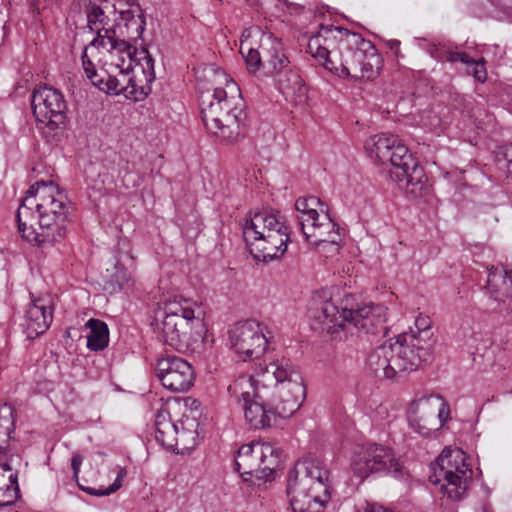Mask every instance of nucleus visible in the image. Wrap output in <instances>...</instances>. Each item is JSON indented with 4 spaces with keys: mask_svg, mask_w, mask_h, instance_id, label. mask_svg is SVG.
<instances>
[{
    "mask_svg": "<svg viewBox=\"0 0 512 512\" xmlns=\"http://www.w3.org/2000/svg\"><path fill=\"white\" fill-rule=\"evenodd\" d=\"M307 52L339 77L373 78L381 63L373 44L360 34L336 26H321L307 45Z\"/></svg>",
    "mask_w": 512,
    "mask_h": 512,
    "instance_id": "1",
    "label": "nucleus"
},
{
    "mask_svg": "<svg viewBox=\"0 0 512 512\" xmlns=\"http://www.w3.org/2000/svg\"><path fill=\"white\" fill-rule=\"evenodd\" d=\"M67 197L52 181L32 185L17 211L19 232L35 246L53 245L67 233Z\"/></svg>",
    "mask_w": 512,
    "mask_h": 512,
    "instance_id": "2",
    "label": "nucleus"
},
{
    "mask_svg": "<svg viewBox=\"0 0 512 512\" xmlns=\"http://www.w3.org/2000/svg\"><path fill=\"white\" fill-rule=\"evenodd\" d=\"M105 60L100 72L89 58L88 48H84L81 60L84 72L91 83L99 90L116 95L136 94L155 80L154 59L146 48L124 57L112 51L105 52Z\"/></svg>",
    "mask_w": 512,
    "mask_h": 512,
    "instance_id": "3",
    "label": "nucleus"
},
{
    "mask_svg": "<svg viewBox=\"0 0 512 512\" xmlns=\"http://www.w3.org/2000/svg\"><path fill=\"white\" fill-rule=\"evenodd\" d=\"M415 326L418 334H401L394 342H385L368 355L366 365L376 377L394 379L416 370L429 359L434 345L431 321L426 316H419Z\"/></svg>",
    "mask_w": 512,
    "mask_h": 512,
    "instance_id": "4",
    "label": "nucleus"
},
{
    "mask_svg": "<svg viewBox=\"0 0 512 512\" xmlns=\"http://www.w3.org/2000/svg\"><path fill=\"white\" fill-rule=\"evenodd\" d=\"M226 89L201 96V116L206 129L229 142L236 141L247 126L246 104L238 85L222 72Z\"/></svg>",
    "mask_w": 512,
    "mask_h": 512,
    "instance_id": "5",
    "label": "nucleus"
},
{
    "mask_svg": "<svg viewBox=\"0 0 512 512\" xmlns=\"http://www.w3.org/2000/svg\"><path fill=\"white\" fill-rule=\"evenodd\" d=\"M314 330L326 331L329 334L340 330L352 332L353 329L376 334L385 330L386 308L380 304H368L356 310L339 309L333 301L322 295L312 298L308 309Z\"/></svg>",
    "mask_w": 512,
    "mask_h": 512,
    "instance_id": "6",
    "label": "nucleus"
},
{
    "mask_svg": "<svg viewBox=\"0 0 512 512\" xmlns=\"http://www.w3.org/2000/svg\"><path fill=\"white\" fill-rule=\"evenodd\" d=\"M286 495L293 512H322L331 498L329 469L317 458L300 459L288 472Z\"/></svg>",
    "mask_w": 512,
    "mask_h": 512,
    "instance_id": "7",
    "label": "nucleus"
},
{
    "mask_svg": "<svg viewBox=\"0 0 512 512\" xmlns=\"http://www.w3.org/2000/svg\"><path fill=\"white\" fill-rule=\"evenodd\" d=\"M241 225L244 241L255 260L268 262L286 252L290 229L280 211L265 209L255 212Z\"/></svg>",
    "mask_w": 512,
    "mask_h": 512,
    "instance_id": "8",
    "label": "nucleus"
},
{
    "mask_svg": "<svg viewBox=\"0 0 512 512\" xmlns=\"http://www.w3.org/2000/svg\"><path fill=\"white\" fill-rule=\"evenodd\" d=\"M365 148L372 158L392 166L390 177L408 193L418 195L424 187V170L396 135L379 134L370 137Z\"/></svg>",
    "mask_w": 512,
    "mask_h": 512,
    "instance_id": "9",
    "label": "nucleus"
},
{
    "mask_svg": "<svg viewBox=\"0 0 512 512\" xmlns=\"http://www.w3.org/2000/svg\"><path fill=\"white\" fill-rule=\"evenodd\" d=\"M260 382L261 380L255 379L254 376L243 375L227 388L231 398L241 405L245 421L256 430L270 427L277 416L288 417L281 414L283 403L278 402L277 399L267 403Z\"/></svg>",
    "mask_w": 512,
    "mask_h": 512,
    "instance_id": "10",
    "label": "nucleus"
},
{
    "mask_svg": "<svg viewBox=\"0 0 512 512\" xmlns=\"http://www.w3.org/2000/svg\"><path fill=\"white\" fill-rule=\"evenodd\" d=\"M297 218L305 240L314 247L331 245L338 250L342 229L330 217L328 207L315 196L301 197L295 202Z\"/></svg>",
    "mask_w": 512,
    "mask_h": 512,
    "instance_id": "11",
    "label": "nucleus"
},
{
    "mask_svg": "<svg viewBox=\"0 0 512 512\" xmlns=\"http://www.w3.org/2000/svg\"><path fill=\"white\" fill-rule=\"evenodd\" d=\"M273 376L275 379V390L277 400L283 403L281 414L284 416L293 415L306 399V385L298 366L288 359L273 361L261 373L255 376L260 379V387L265 389L264 382Z\"/></svg>",
    "mask_w": 512,
    "mask_h": 512,
    "instance_id": "12",
    "label": "nucleus"
},
{
    "mask_svg": "<svg viewBox=\"0 0 512 512\" xmlns=\"http://www.w3.org/2000/svg\"><path fill=\"white\" fill-rule=\"evenodd\" d=\"M472 475L465 452L459 448H445L437 458V468L429 479L433 484L440 485L447 498L460 501L467 493Z\"/></svg>",
    "mask_w": 512,
    "mask_h": 512,
    "instance_id": "13",
    "label": "nucleus"
},
{
    "mask_svg": "<svg viewBox=\"0 0 512 512\" xmlns=\"http://www.w3.org/2000/svg\"><path fill=\"white\" fill-rule=\"evenodd\" d=\"M350 465L354 474L362 480L372 474H392L397 477L402 469L393 449L375 442L355 446Z\"/></svg>",
    "mask_w": 512,
    "mask_h": 512,
    "instance_id": "14",
    "label": "nucleus"
},
{
    "mask_svg": "<svg viewBox=\"0 0 512 512\" xmlns=\"http://www.w3.org/2000/svg\"><path fill=\"white\" fill-rule=\"evenodd\" d=\"M280 463L278 448L270 443L252 442L242 445L235 458V470L241 475L266 477Z\"/></svg>",
    "mask_w": 512,
    "mask_h": 512,
    "instance_id": "15",
    "label": "nucleus"
},
{
    "mask_svg": "<svg viewBox=\"0 0 512 512\" xmlns=\"http://www.w3.org/2000/svg\"><path fill=\"white\" fill-rule=\"evenodd\" d=\"M31 107L37 122L49 130L64 129L67 123V104L63 94L49 86H42L33 91Z\"/></svg>",
    "mask_w": 512,
    "mask_h": 512,
    "instance_id": "16",
    "label": "nucleus"
},
{
    "mask_svg": "<svg viewBox=\"0 0 512 512\" xmlns=\"http://www.w3.org/2000/svg\"><path fill=\"white\" fill-rule=\"evenodd\" d=\"M266 327L256 320L235 324L229 330L231 348L242 361L260 358L268 348Z\"/></svg>",
    "mask_w": 512,
    "mask_h": 512,
    "instance_id": "17",
    "label": "nucleus"
},
{
    "mask_svg": "<svg viewBox=\"0 0 512 512\" xmlns=\"http://www.w3.org/2000/svg\"><path fill=\"white\" fill-rule=\"evenodd\" d=\"M118 14L115 5L108 1L100 5L92 4L87 8L88 28L96 33V37L85 47L88 51L93 48L105 52L112 50Z\"/></svg>",
    "mask_w": 512,
    "mask_h": 512,
    "instance_id": "18",
    "label": "nucleus"
},
{
    "mask_svg": "<svg viewBox=\"0 0 512 512\" xmlns=\"http://www.w3.org/2000/svg\"><path fill=\"white\" fill-rule=\"evenodd\" d=\"M145 26V16L139 4L132 3L127 9L120 10L112 53L127 57L137 50L133 43L141 39Z\"/></svg>",
    "mask_w": 512,
    "mask_h": 512,
    "instance_id": "19",
    "label": "nucleus"
},
{
    "mask_svg": "<svg viewBox=\"0 0 512 512\" xmlns=\"http://www.w3.org/2000/svg\"><path fill=\"white\" fill-rule=\"evenodd\" d=\"M198 424L194 420L186 419L181 422V429L176 422H173L170 413L161 408L155 416V439L163 447L173 450L178 444L183 448H189L196 444Z\"/></svg>",
    "mask_w": 512,
    "mask_h": 512,
    "instance_id": "20",
    "label": "nucleus"
},
{
    "mask_svg": "<svg viewBox=\"0 0 512 512\" xmlns=\"http://www.w3.org/2000/svg\"><path fill=\"white\" fill-rule=\"evenodd\" d=\"M204 332L182 318L165 315L160 337L166 345L177 351H196L203 347Z\"/></svg>",
    "mask_w": 512,
    "mask_h": 512,
    "instance_id": "21",
    "label": "nucleus"
},
{
    "mask_svg": "<svg viewBox=\"0 0 512 512\" xmlns=\"http://www.w3.org/2000/svg\"><path fill=\"white\" fill-rule=\"evenodd\" d=\"M155 374L163 387L173 392L187 391L195 379L192 365L175 355H166L158 359Z\"/></svg>",
    "mask_w": 512,
    "mask_h": 512,
    "instance_id": "22",
    "label": "nucleus"
},
{
    "mask_svg": "<svg viewBox=\"0 0 512 512\" xmlns=\"http://www.w3.org/2000/svg\"><path fill=\"white\" fill-rule=\"evenodd\" d=\"M53 320L52 301L49 297H39L32 300L25 312L23 327L30 339L43 334Z\"/></svg>",
    "mask_w": 512,
    "mask_h": 512,
    "instance_id": "23",
    "label": "nucleus"
},
{
    "mask_svg": "<svg viewBox=\"0 0 512 512\" xmlns=\"http://www.w3.org/2000/svg\"><path fill=\"white\" fill-rule=\"evenodd\" d=\"M259 48L263 53V68L269 73H279L290 65L288 57L283 52V45L280 40L271 33L262 34Z\"/></svg>",
    "mask_w": 512,
    "mask_h": 512,
    "instance_id": "24",
    "label": "nucleus"
},
{
    "mask_svg": "<svg viewBox=\"0 0 512 512\" xmlns=\"http://www.w3.org/2000/svg\"><path fill=\"white\" fill-rule=\"evenodd\" d=\"M487 293L491 299L498 302L499 311L509 313L512 308H502L500 303L503 302L502 297L505 296L512 300V270L504 269L498 273V269L493 266L488 269L487 284L485 286Z\"/></svg>",
    "mask_w": 512,
    "mask_h": 512,
    "instance_id": "25",
    "label": "nucleus"
},
{
    "mask_svg": "<svg viewBox=\"0 0 512 512\" xmlns=\"http://www.w3.org/2000/svg\"><path fill=\"white\" fill-rule=\"evenodd\" d=\"M277 86L287 100L302 102L306 97V86L298 70L290 65L277 73Z\"/></svg>",
    "mask_w": 512,
    "mask_h": 512,
    "instance_id": "26",
    "label": "nucleus"
},
{
    "mask_svg": "<svg viewBox=\"0 0 512 512\" xmlns=\"http://www.w3.org/2000/svg\"><path fill=\"white\" fill-rule=\"evenodd\" d=\"M264 32L258 26L247 28L243 31L240 39V53L245 58L246 64L250 71H256L263 66L262 49L252 47L250 39L261 38Z\"/></svg>",
    "mask_w": 512,
    "mask_h": 512,
    "instance_id": "27",
    "label": "nucleus"
},
{
    "mask_svg": "<svg viewBox=\"0 0 512 512\" xmlns=\"http://www.w3.org/2000/svg\"><path fill=\"white\" fill-rule=\"evenodd\" d=\"M196 310H199V306L196 302L181 298L180 300H174L167 304L165 315L182 318L186 322H191V325L195 328L204 330V325L199 315H196Z\"/></svg>",
    "mask_w": 512,
    "mask_h": 512,
    "instance_id": "28",
    "label": "nucleus"
},
{
    "mask_svg": "<svg viewBox=\"0 0 512 512\" xmlns=\"http://www.w3.org/2000/svg\"><path fill=\"white\" fill-rule=\"evenodd\" d=\"M19 497L17 474L8 464L0 465V507L13 505Z\"/></svg>",
    "mask_w": 512,
    "mask_h": 512,
    "instance_id": "29",
    "label": "nucleus"
},
{
    "mask_svg": "<svg viewBox=\"0 0 512 512\" xmlns=\"http://www.w3.org/2000/svg\"><path fill=\"white\" fill-rule=\"evenodd\" d=\"M90 333L87 336V347L92 351H100L109 343V330L105 322L98 319H89L86 323Z\"/></svg>",
    "mask_w": 512,
    "mask_h": 512,
    "instance_id": "30",
    "label": "nucleus"
},
{
    "mask_svg": "<svg viewBox=\"0 0 512 512\" xmlns=\"http://www.w3.org/2000/svg\"><path fill=\"white\" fill-rule=\"evenodd\" d=\"M13 407L8 404L0 406V456L5 455L11 434L14 432Z\"/></svg>",
    "mask_w": 512,
    "mask_h": 512,
    "instance_id": "31",
    "label": "nucleus"
},
{
    "mask_svg": "<svg viewBox=\"0 0 512 512\" xmlns=\"http://www.w3.org/2000/svg\"><path fill=\"white\" fill-rule=\"evenodd\" d=\"M435 413V404L433 396H421L415 398L408 410L407 418H421L423 421H428L429 417Z\"/></svg>",
    "mask_w": 512,
    "mask_h": 512,
    "instance_id": "32",
    "label": "nucleus"
},
{
    "mask_svg": "<svg viewBox=\"0 0 512 512\" xmlns=\"http://www.w3.org/2000/svg\"><path fill=\"white\" fill-rule=\"evenodd\" d=\"M131 280V272L120 262H117L114 267V273L111 275L110 280L106 283L105 288L109 289L111 293L118 292L124 287L128 286Z\"/></svg>",
    "mask_w": 512,
    "mask_h": 512,
    "instance_id": "33",
    "label": "nucleus"
},
{
    "mask_svg": "<svg viewBox=\"0 0 512 512\" xmlns=\"http://www.w3.org/2000/svg\"><path fill=\"white\" fill-rule=\"evenodd\" d=\"M466 73L472 75L479 83H484L487 80L486 62L483 58L474 60L469 57V61L465 63Z\"/></svg>",
    "mask_w": 512,
    "mask_h": 512,
    "instance_id": "34",
    "label": "nucleus"
},
{
    "mask_svg": "<svg viewBox=\"0 0 512 512\" xmlns=\"http://www.w3.org/2000/svg\"><path fill=\"white\" fill-rule=\"evenodd\" d=\"M126 474H127V472H126L125 468H119L115 481L105 490H96V489H92V488H88V489L82 488V489L86 490L91 495H96V496L110 495V494L114 493L115 491H117L122 486V482H123V479L126 477Z\"/></svg>",
    "mask_w": 512,
    "mask_h": 512,
    "instance_id": "35",
    "label": "nucleus"
},
{
    "mask_svg": "<svg viewBox=\"0 0 512 512\" xmlns=\"http://www.w3.org/2000/svg\"><path fill=\"white\" fill-rule=\"evenodd\" d=\"M419 46L424 48L432 58L438 61H444L446 55V47L444 45L435 44L428 42L425 39H420Z\"/></svg>",
    "mask_w": 512,
    "mask_h": 512,
    "instance_id": "36",
    "label": "nucleus"
},
{
    "mask_svg": "<svg viewBox=\"0 0 512 512\" xmlns=\"http://www.w3.org/2000/svg\"><path fill=\"white\" fill-rule=\"evenodd\" d=\"M409 427L417 434L428 437L431 434L432 429L428 427L427 422L421 418H407Z\"/></svg>",
    "mask_w": 512,
    "mask_h": 512,
    "instance_id": "37",
    "label": "nucleus"
},
{
    "mask_svg": "<svg viewBox=\"0 0 512 512\" xmlns=\"http://www.w3.org/2000/svg\"><path fill=\"white\" fill-rule=\"evenodd\" d=\"M437 403L439 404L438 418L441 427L448 420L450 409L449 406L443 401L441 397H434V404L436 405Z\"/></svg>",
    "mask_w": 512,
    "mask_h": 512,
    "instance_id": "38",
    "label": "nucleus"
},
{
    "mask_svg": "<svg viewBox=\"0 0 512 512\" xmlns=\"http://www.w3.org/2000/svg\"><path fill=\"white\" fill-rule=\"evenodd\" d=\"M469 57L470 56L465 52L449 51L446 48V55H445L444 61H447L450 63L460 61L461 63H463L465 65V63H467L469 61Z\"/></svg>",
    "mask_w": 512,
    "mask_h": 512,
    "instance_id": "39",
    "label": "nucleus"
},
{
    "mask_svg": "<svg viewBox=\"0 0 512 512\" xmlns=\"http://www.w3.org/2000/svg\"><path fill=\"white\" fill-rule=\"evenodd\" d=\"M82 462H83V457L81 455L75 454L72 457L71 468H72V471H73V477L76 480L78 479V475H79V472H80V467L82 465Z\"/></svg>",
    "mask_w": 512,
    "mask_h": 512,
    "instance_id": "40",
    "label": "nucleus"
},
{
    "mask_svg": "<svg viewBox=\"0 0 512 512\" xmlns=\"http://www.w3.org/2000/svg\"><path fill=\"white\" fill-rule=\"evenodd\" d=\"M56 0H34L32 8L34 12L40 13L49 8Z\"/></svg>",
    "mask_w": 512,
    "mask_h": 512,
    "instance_id": "41",
    "label": "nucleus"
},
{
    "mask_svg": "<svg viewBox=\"0 0 512 512\" xmlns=\"http://www.w3.org/2000/svg\"><path fill=\"white\" fill-rule=\"evenodd\" d=\"M501 155L507 163L508 172L512 175V145L503 147Z\"/></svg>",
    "mask_w": 512,
    "mask_h": 512,
    "instance_id": "42",
    "label": "nucleus"
},
{
    "mask_svg": "<svg viewBox=\"0 0 512 512\" xmlns=\"http://www.w3.org/2000/svg\"><path fill=\"white\" fill-rule=\"evenodd\" d=\"M387 46L394 52L396 56L399 54L400 49V41L396 39H391L387 41Z\"/></svg>",
    "mask_w": 512,
    "mask_h": 512,
    "instance_id": "43",
    "label": "nucleus"
}]
</instances>
